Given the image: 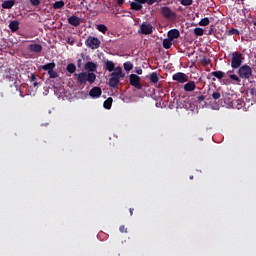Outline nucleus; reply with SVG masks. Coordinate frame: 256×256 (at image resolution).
Instances as JSON below:
<instances>
[{"instance_id": "obj_1", "label": "nucleus", "mask_w": 256, "mask_h": 256, "mask_svg": "<svg viewBox=\"0 0 256 256\" xmlns=\"http://www.w3.org/2000/svg\"><path fill=\"white\" fill-rule=\"evenodd\" d=\"M97 75L95 73H89V72H81L77 75V81L80 85H93V82L96 81Z\"/></svg>"}, {"instance_id": "obj_2", "label": "nucleus", "mask_w": 256, "mask_h": 256, "mask_svg": "<svg viewBox=\"0 0 256 256\" xmlns=\"http://www.w3.org/2000/svg\"><path fill=\"white\" fill-rule=\"evenodd\" d=\"M145 3H147V5H153V3H157V0H134L130 3V7L132 11H141Z\"/></svg>"}, {"instance_id": "obj_3", "label": "nucleus", "mask_w": 256, "mask_h": 256, "mask_svg": "<svg viewBox=\"0 0 256 256\" xmlns=\"http://www.w3.org/2000/svg\"><path fill=\"white\" fill-rule=\"evenodd\" d=\"M238 75L241 79H251L253 75V68L245 64L238 68Z\"/></svg>"}, {"instance_id": "obj_4", "label": "nucleus", "mask_w": 256, "mask_h": 256, "mask_svg": "<svg viewBox=\"0 0 256 256\" xmlns=\"http://www.w3.org/2000/svg\"><path fill=\"white\" fill-rule=\"evenodd\" d=\"M243 64V54L241 52H233L231 59L232 69H239Z\"/></svg>"}, {"instance_id": "obj_5", "label": "nucleus", "mask_w": 256, "mask_h": 256, "mask_svg": "<svg viewBox=\"0 0 256 256\" xmlns=\"http://www.w3.org/2000/svg\"><path fill=\"white\" fill-rule=\"evenodd\" d=\"M161 14L168 21H177V13H175L173 10H171V8L167 6L161 8Z\"/></svg>"}, {"instance_id": "obj_6", "label": "nucleus", "mask_w": 256, "mask_h": 256, "mask_svg": "<svg viewBox=\"0 0 256 256\" xmlns=\"http://www.w3.org/2000/svg\"><path fill=\"white\" fill-rule=\"evenodd\" d=\"M85 45L90 49H99V47H101V40H99L97 37L89 36L85 40Z\"/></svg>"}, {"instance_id": "obj_7", "label": "nucleus", "mask_w": 256, "mask_h": 256, "mask_svg": "<svg viewBox=\"0 0 256 256\" xmlns=\"http://www.w3.org/2000/svg\"><path fill=\"white\" fill-rule=\"evenodd\" d=\"M130 85L135 87V89H143V84H141V77L137 74H130L129 76Z\"/></svg>"}, {"instance_id": "obj_8", "label": "nucleus", "mask_w": 256, "mask_h": 256, "mask_svg": "<svg viewBox=\"0 0 256 256\" xmlns=\"http://www.w3.org/2000/svg\"><path fill=\"white\" fill-rule=\"evenodd\" d=\"M172 79L177 83H187V81H189V76L183 72H177L173 74Z\"/></svg>"}, {"instance_id": "obj_9", "label": "nucleus", "mask_w": 256, "mask_h": 256, "mask_svg": "<svg viewBox=\"0 0 256 256\" xmlns=\"http://www.w3.org/2000/svg\"><path fill=\"white\" fill-rule=\"evenodd\" d=\"M140 33L142 35H151V33H153V25L147 22H143L140 25Z\"/></svg>"}, {"instance_id": "obj_10", "label": "nucleus", "mask_w": 256, "mask_h": 256, "mask_svg": "<svg viewBox=\"0 0 256 256\" xmlns=\"http://www.w3.org/2000/svg\"><path fill=\"white\" fill-rule=\"evenodd\" d=\"M7 79L9 81V83H13V85H10V87H15L16 91H19L20 93V97H25L23 95V92H21V89L19 88L20 87V84L17 80V76L16 75H13V76H7Z\"/></svg>"}, {"instance_id": "obj_11", "label": "nucleus", "mask_w": 256, "mask_h": 256, "mask_svg": "<svg viewBox=\"0 0 256 256\" xmlns=\"http://www.w3.org/2000/svg\"><path fill=\"white\" fill-rule=\"evenodd\" d=\"M120 82L121 78L119 76H114L113 74H110L109 87H112V89H117Z\"/></svg>"}, {"instance_id": "obj_12", "label": "nucleus", "mask_w": 256, "mask_h": 256, "mask_svg": "<svg viewBox=\"0 0 256 256\" xmlns=\"http://www.w3.org/2000/svg\"><path fill=\"white\" fill-rule=\"evenodd\" d=\"M102 93H103V90H101V87H93L90 90L89 95L93 99H99V97H101Z\"/></svg>"}, {"instance_id": "obj_13", "label": "nucleus", "mask_w": 256, "mask_h": 256, "mask_svg": "<svg viewBox=\"0 0 256 256\" xmlns=\"http://www.w3.org/2000/svg\"><path fill=\"white\" fill-rule=\"evenodd\" d=\"M183 89L186 91V93H191L197 89V84H195V81L193 80L188 81L186 84H184Z\"/></svg>"}, {"instance_id": "obj_14", "label": "nucleus", "mask_w": 256, "mask_h": 256, "mask_svg": "<svg viewBox=\"0 0 256 256\" xmlns=\"http://www.w3.org/2000/svg\"><path fill=\"white\" fill-rule=\"evenodd\" d=\"M69 25H72V27H79L81 25V18L72 15L68 18Z\"/></svg>"}, {"instance_id": "obj_15", "label": "nucleus", "mask_w": 256, "mask_h": 256, "mask_svg": "<svg viewBox=\"0 0 256 256\" xmlns=\"http://www.w3.org/2000/svg\"><path fill=\"white\" fill-rule=\"evenodd\" d=\"M28 49L31 53H41L43 46L41 44H29Z\"/></svg>"}, {"instance_id": "obj_16", "label": "nucleus", "mask_w": 256, "mask_h": 256, "mask_svg": "<svg viewBox=\"0 0 256 256\" xmlns=\"http://www.w3.org/2000/svg\"><path fill=\"white\" fill-rule=\"evenodd\" d=\"M179 37H181V32H179L178 29H171L168 32V39L171 41H174V39H179Z\"/></svg>"}, {"instance_id": "obj_17", "label": "nucleus", "mask_w": 256, "mask_h": 256, "mask_svg": "<svg viewBox=\"0 0 256 256\" xmlns=\"http://www.w3.org/2000/svg\"><path fill=\"white\" fill-rule=\"evenodd\" d=\"M85 71H89L88 73H95L97 71V64L95 62H87L84 65Z\"/></svg>"}, {"instance_id": "obj_18", "label": "nucleus", "mask_w": 256, "mask_h": 256, "mask_svg": "<svg viewBox=\"0 0 256 256\" xmlns=\"http://www.w3.org/2000/svg\"><path fill=\"white\" fill-rule=\"evenodd\" d=\"M15 5V0L3 1L1 4L2 9H12Z\"/></svg>"}, {"instance_id": "obj_19", "label": "nucleus", "mask_w": 256, "mask_h": 256, "mask_svg": "<svg viewBox=\"0 0 256 256\" xmlns=\"http://www.w3.org/2000/svg\"><path fill=\"white\" fill-rule=\"evenodd\" d=\"M55 67H57V64H55V62H52L40 66V69H42L43 71H48L49 73V71H52L53 69H55Z\"/></svg>"}, {"instance_id": "obj_20", "label": "nucleus", "mask_w": 256, "mask_h": 256, "mask_svg": "<svg viewBox=\"0 0 256 256\" xmlns=\"http://www.w3.org/2000/svg\"><path fill=\"white\" fill-rule=\"evenodd\" d=\"M9 29L12 31V33H16V31H19V21L13 20L9 23Z\"/></svg>"}, {"instance_id": "obj_21", "label": "nucleus", "mask_w": 256, "mask_h": 256, "mask_svg": "<svg viewBox=\"0 0 256 256\" xmlns=\"http://www.w3.org/2000/svg\"><path fill=\"white\" fill-rule=\"evenodd\" d=\"M105 69H106V71H109L110 73L112 71H115V63L113 61L107 60L105 62Z\"/></svg>"}, {"instance_id": "obj_22", "label": "nucleus", "mask_w": 256, "mask_h": 256, "mask_svg": "<svg viewBox=\"0 0 256 256\" xmlns=\"http://www.w3.org/2000/svg\"><path fill=\"white\" fill-rule=\"evenodd\" d=\"M112 75L114 77H120V79H123V77H125V74L123 73V69L121 67H117L115 72H112Z\"/></svg>"}, {"instance_id": "obj_23", "label": "nucleus", "mask_w": 256, "mask_h": 256, "mask_svg": "<svg viewBox=\"0 0 256 256\" xmlns=\"http://www.w3.org/2000/svg\"><path fill=\"white\" fill-rule=\"evenodd\" d=\"M210 75H212V77H216V79H223L225 77V72L214 71V72H211Z\"/></svg>"}, {"instance_id": "obj_24", "label": "nucleus", "mask_w": 256, "mask_h": 256, "mask_svg": "<svg viewBox=\"0 0 256 256\" xmlns=\"http://www.w3.org/2000/svg\"><path fill=\"white\" fill-rule=\"evenodd\" d=\"M113 105V98L112 97H109L107 100L104 101L103 103V107L104 109H111Z\"/></svg>"}, {"instance_id": "obj_25", "label": "nucleus", "mask_w": 256, "mask_h": 256, "mask_svg": "<svg viewBox=\"0 0 256 256\" xmlns=\"http://www.w3.org/2000/svg\"><path fill=\"white\" fill-rule=\"evenodd\" d=\"M162 45L164 49H171V45H173V40H171L170 38L164 39Z\"/></svg>"}, {"instance_id": "obj_26", "label": "nucleus", "mask_w": 256, "mask_h": 256, "mask_svg": "<svg viewBox=\"0 0 256 256\" xmlns=\"http://www.w3.org/2000/svg\"><path fill=\"white\" fill-rule=\"evenodd\" d=\"M63 7H65V2L63 0L56 1L53 4V9H63Z\"/></svg>"}, {"instance_id": "obj_27", "label": "nucleus", "mask_w": 256, "mask_h": 256, "mask_svg": "<svg viewBox=\"0 0 256 256\" xmlns=\"http://www.w3.org/2000/svg\"><path fill=\"white\" fill-rule=\"evenodd\" d=\"M66 70L68 73L73 74V73H75V71H77V66H75V64H73V63H70L67 65Z\"/></svg>"}, {"instance_id": "obj_28", "label": "nucleus", "mask_w": 256, "mask_h": 256, "mask_svg": "<svg viewBox=\"0 0 256 256\" xmlns=\"http://www.w3.org/2000/svg\"><path fill=\"white\" fill-rule=\"evenodd\" d=\"M150 81L151 83H157L159 81V76L157 75V72H153L150 75Z\"/></svg>"}, {"instance_id": "obj_29", "label": "nucleus", "mask_w": 256, "mask_h": 256, "mask_svg": "<svg viewBox=\"0 0 256 256\" xmlns=\"http://www.w3.org/2000/svg\"><path fill=\"white\" fill-rule=\"evenodd\" d=\"M204 33H205V30L203 28L194 29V34L197 35L198 37H203Z\"/></svg>"}, {"instance_id": "obj_30", "label": "nucleus", "mask_w": 256, "mask_h": 256, "mask_svg": "<svg viewBox=\"0 0 256 256\" xmlns=\"http://www.w3.org/2000/svg\"><path fill=\"white\" fill-rule=\"evenodd\" d=\"M97 29L98 31H100V33H107L108 31V28L105 26V24L97 25Z\"/></svg>"}, {"instance_id": "obj_31", "label": "nucleus", "mask_w": 256, "mask_h": 256, "mask_svg": "<svg viewBox=\"0 0 256 256\" xmlns=\"http://www.w3.org/2000/svg\"><path fill=\"white\" fill-rule=\"evenodd\" d=\"M30 81L33 83V87H37L39 85V83H37V76L34 73L31 74Z\"/></svg>"}, {"instance_id": "obj_32", "label": "nucleus", "mask_w": 256, "mask_h": 256, "mask_svg": "<svg viewBox=\"0 0 256 256\" xmlns=\"http://www.w3.org/2000/svg\"><path fill=\"white\" fill-rule=\"evenodd\" d=\"M209 19L207 17L200 20L199 25L200 27H207L209 25Z\"/></svg>"}, {"instance_id": "obj_33", "label": "nucleus", "mask_w": 256, "mask_h": 256, "mask_svg": "<svg viewBox=\"0 0 256 256\" xmlns=\"http://www.w3.org/2000/svg\"><path fill=\"white\" fill-rule=\"evenodd\" d=\"M194 101L196 103H203V101H205V96L202 93H199V96H196Z\"/></svg>"}, {"instance_id": "obj_34", "label": "nucleus", "mask_w": 256, "mask_h": 256, "mask_svg": "<svg viewBox=\"0 0 256 256\" xmlns=\"http://www.w3.org/2000/svg\"><path fill=\"white\" fill-rule=\"evenodd\" d=\"M48 75L50 79H57V77H59V74L55 70H50L48 72Z\"/></svg>"}, {"instance_id": "obj_35", "label": "nucleus", "mask_w": 256, "mask_h": 256, "mask_svg": "<svg viewBox=\"0 0 256 256\" xmlns=\"http://www.w3.org/2000/svg\"><path fill=\"white\" fill-rule=\"evenodd\" d=\"M201 64L203 65V67H208V65H211V59L209 58H203L201 60Z\"/></svg>"}, {"instance_id": "obj_36", "label": "nucleus", "mask_w": 256, "mask_h": 256, "mask_svg": "<svg viewBox=\"0 0 256 256\" xmlns=\"http://www.w3.org/2000/svg\"><path fill=\"white\" fill-rule=\"evenodd\" d=\"M124 69L126 70V71H131L132 69H133V63H131V62H125L124 63Z\"/></svg>"}, {"instance_id": "obj_37", "label": "nucleus", "mask_w": 256, "mask_h": 256, "mask_svg": "<svg viewBox=\"0 0 256 256\" xmlns=\"http://www.w3.org/2000/svg\"><path fill=\"white\" fill-rule=\"evenodd\" d=\"M180 3L184 7H189V5H193V0H181Z\"/></svg>"}, {"instance_id": "obj_38", "label": "nucleus", "mask_w": 256, "mask_h": 256, "mask_svg": "<svg viewBox=\"0 0 256 256\" xmlns=\"http://www.w3.org/2000/svg\"><path fill=\"white\" fill-rule=\"evenodd\" d=\"M229 77L232 81H236V83H241V78H239V76H237L236 74H230Z\"/></svg>"}, {"instance_id": "obj_39", "label": "nucleus", "mask_w": 256, "mask_h": 256, "mask_svg": "<svg viewBox=\"0 0 256 256\" xmlns=\"http://www.w3.org/2000/svg\"><path fill=\"white\" fill-rule=\"evenodd\" d=\"M212 99H214V101H217L218 99H221V92L216 91L212 93Z\"/></svg>"}, {"instance_id": "obj_40", "label": "nucleus", "mask_w": 256, "mask_h": 256, "mask_svg": "<svg viewBox=\"0 0 256 256\" xmlns=\"http://www.w3.org/2000/svg\"><path fill=\"white\" fill-rule=\"evenodd\" d=\"M227 35H239V31L237 30V28H232L227 32Z\"/></svg>"}, {"instance_id": "obj_41", "label": "nucleus", "mask_w": 256, "mask_h": 256, "mask_svg": "<svg viewBox=\"0 0 256 256\" xmlns=\"http://www.w3.org/2000/svg\"><path fill=\"white\" fill-rule=\"evenodd\" d=\"M30 3L33 7H38V5H41V0H30Z\"/></svg>"}, {"instance_id": "obj_42", "label": "nucleus", "mask_w": 256, "mask_h": 256, "mask_svg": "<svg viewBox=\"0 0 256 256\" xmlns=\"http://www.w3.org/2000/svg\"><path fill=\"white\" fill-rule=\"evenodd\" d=\"M119 231H120V233H127V228L122 225L119 227Z\"/></svg>"}, {"instance_id": "obj_43", "label": "nucleus", "mask_w": 256, "mask_h": 256, "mask_svg": "<svg viewBox=\"0 0 256 256\" xmlns=\"http://www.w3.org/2000/svg\"><path fill=\"white\" fill-rule=\"evenodd\" d=\"M136 73L137 75H143V69H141V67H136Z\"/></svg>"}, {"instance_id": "obj_44", "label": "nucleus", "mask_w": 256, "mask_h": 256, "mask_svg": "<svg viewBox=\"0 0 256 256\" xmlns=\"http://www.w3.org/2000/svg\"><path fill=\"white\" fill-rule=\"evenodd\" d=\"M83 65V59H78L77 60V67H81Z\"/></svg>"}, {"instance_id": "obj_45", "label": "nucleus", "mask_w": 256, "mask_h": 256, "mask_svg": "<svg viewBox=\"0 0 256 256\" xmlns=\"http://www.w3.org/2000/svg\"><path fill=\"white\" fill-rule=\"evenodd\" d=\"M67 43H68L69 45H74L75 40H71V38H68Z\"/></svg>"}, {"instance_id": "obj_46", "label": "nucleus", "mask_w": 256, "mask_h": 256, "mask_svg": "<svg viewBox=\"0 0 256 256\" xmlns=\"http://www.w3.org/2000/svg\"><path fill=\"white\" fill-rule=\"evenodd\" d=\"M123 3H125V0H117V5H119L121 7V5H123Z\"/></svg>"}, {"instance_id": "obj_47", "label": "nucleus", "mask_w": 256, "mask_h": 256, "mask_svg": "<svg viewBox=\"0 0 256 256\" xmlns=\"http://www.w3.org/2000/svg\"><path fill=\"white\" fill-rule=\"evenodd\" d=\"M199 93H201V91H198V92H194V95H193V97H199Z\"/></svg>"}, {"instance_id": "obj_48", "label": "nucleus", "mask_w": 256, "mask_h": 256, "mask_svg": "<svg viewBox=\"0 0 256 256\" xmlns=\"http://www.w3.org/2000/svg\"><path fill=\"white\" fill-rule=\"evenodd\" d=\"M129 211H130V215L133 216V211H135V209L130 208Z\"/></svg>"}, {"instance_id": "obj_49", "label": "nucleus", "mask_w": 256, "mask_h": 256, "mask_svg": "<svg viewBox=\"0 0 256 256\" xmlns=\"http://www.w3.org/2000/svg\"><path fill=\"white\" fill-rule=\"evenodd\" d=\"M231 73H235V70L232 69L227 72L228 75H231Z\"/></svg>"}, {"instance_id": "obj_50", "label": "nucleus", "mask_w": 256, "mask_h": 256, "mask_svg": "<svg viewBox=\"0 0 256 256\" xmlns=\"http://www.w3.org/2000/svg\"><path fill=\"white\" fill-rule=\"evenodd\" d=\"M253 25L256 27V20H255V21H253Z\"/></svg>"}, {"instance_id": "obj_51", "label": "nucleus", "mask_w": 256, "mask_h": 256, "mask_svg": "<svg viewBox=\"0 0 256 256\" xmlns=\"http://www.w3.org/2000/svg\"><path fill=\"white\" fill-rule=\"evenodd\" d=\"M156 107H159V103H156Z\"/></svg>"}, {"instance_id": "obj_52", "label": "nucleus", "mask_w": 256, "mask_h": 256, "mask_svg": "<svg viewBox=\"0 0 256 256\" xmlns=\"http://www.w3.org/2000/svg\"><path fill=\"white\" fill-rule=\"evenodd\" d=\"M212 81H216V79H215V78H212Z\"/></svg>"}, {"instance_id": "obj_53", "label": "nucleus", "mask_w": 256, "mask_h": 256, "mask_svg": "<svg viewBox=\"0 0 256 256\" xmlns=\"http://www.w3.org/2000/svg\"><path fill=\"white\" fill-rule=\"evenodd\" d=\"M190 179H193V176H190Z\"/></svg>"}]
</instances>
